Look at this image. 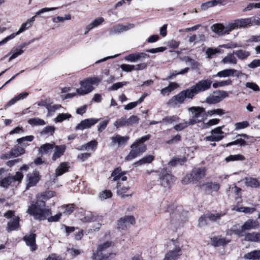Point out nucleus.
Listing matches in <instances>:
<instances>
[{"mask_svg":"<svg viewBox=\"0 0 260 260\" xmlns=\"http://www.w3.org/2000/svg\"><path fill=\"white\" fill-rule=\"evenodd\" d=\"M27 212L33 215L35 219L39 220H44L51 214V210L45 207V202L40 201L32 202L29 207Z\"/></svg>","mask_w":260,"mask_h":260,"instance_id":"1","label":"nucleus"},{"mask_svg":"<svg viewBox=\"0 0 260 260\" xmlns=\"http://www.w3.org/2000/svg\"><path fill=\"white\" fill-rule=\"evenodd\" d=\"M56 9H57V8H56V7L44 8L40 10L39 11H38V12H36L35 16L28 19L26 22L22 23L17 32H16V33L12 34L10 36H7L5 38H4L3 40L0 41V46L7 43L9 40L14 39L16 36L19 35L21 32L24 31L25 30L30 28L32 26L34 22L35 21V18H36V16L40 15H41L44 13L47 12L56 10Z\"/></svg>","mask_w":260,"mask_h":260,"instance_id":"2","label":"nucleus"},{"mask_svg":"<svg viewBox=\"0 0 260 260\" xmlns=\"http://www.w3.org/2000/svg\"><path fill=\"white\" fill-rule=\"evenodd\" d=\"M150 137V135L148 134L137 139L132 145V150L125 157V160H131L145 152L146 150V146L144 143L149 140Z\"/></svg>","mask_w":260,"mask_h":260,"instance_id":"3","label":"nucleus"},{"mask_svg":"<svg viewBox=\"0 0 260 260\" xmlns=\"http://www.w3.org/2000/svg\"><path fill=\"white\" fill-rule=\"evenodd\" d=\"M100 77H92L86 78L79 83L80 87L76 89L78 95H83L91 92L94 89V86H98L102 81Z\"/></svg>","mask_w":260,"mask_h":260,"instance_id":"4","label":"nucleus"},{"mask_svg":"<svg viewBox=\"0 0 260 260\" xmlns=\"http://www.w3.org/2000/svg\"><path fill=\"white\" fill-rule=\"evenodd\" d=\"M113 244L111 241H106L100 244L97 247L96 252L91 256L92 260H103L108 258L111 255L110 251Z\"/></svg>","mask_w":260,"mask_h":260,"instance_id":"5","label":"nucleus"},{"mask_svg":"<svg viewBox=\"0 0 260 260\" xmlns=\"http://www.w3.org/2000/svg\"><path fill=\"white\" fill-rule=\"evenodd\" d=\"M193 97L189 88L181 91L177 95L172 96L168 101V105L173 107H178L179 105L184 102L186 98L191 99Z\"/></svg>","mask_w":260,"mask_h":260,"instance_id":"6","label":"nucleus"},{"mask_svg":"<svg viewBox=\"0 0 260 260\" xmlns=\"http://www.w3.org/2000/svg\"><path fill=\"white\" fill-rule=\"evenodd\" d=\"M191 113V117L189 119V125H193L203 121L207 115L205 109L200 107H191L188 109Z\"/></svg>","mask_w":260,"mask_h":260,"instance_id":"7","label":"nucleus"},{"mask_svg":"<svg viewBox=\"0 0 260 260\" xmlns=\"http://www.w3.org/2000/svg\"><path fill=\"white\" fill-rule=\"evenodd\" d=\"M212 84V81L211 80L209 79H203L196 83L194 85L191 86L189 89L193 96H194L200 92L210 89L211 87Z\"/></svg>","mask_w":260,"mask_h":260,"instance_id":"8","label":"nucleus"},{"mask_svg":"<svg viewBox=\"0 0 260 260\" xmlns=\"http://www.w3.org/2000/svg\"><path fill=\"white\" fill-rule=\"evenodd\" d=\"M172 242L174 248L165 254L162 260H177L181 255V249L179 243L175 240H172Z\"/></svg>","mask_w":260,"mask_h":260,"instance_id":"9","label":"nucleus"},{"mask_svg":"<svg viewBox=\"0 0 260 260\" xmlns=\"http://www.w3.org/2000/svg\"><path fill=\"white\" fill-rule=\"evenodd\" d=\"M198 186L201 190L208 193H211L214 191L217 192L220 188L219 183L209 181L199 183Z\"/></svg>","mask_w":260,"mask_h":260,"instance_id":"10","label":"nucleus"},{"mask_svg":"<svg viewBox=\"0 0 260 260\" xmlns=\"http://www.w3.org/2000/svg\"><path fill=\"white\" fill-rule=\"evenodd\" d=\"M159 179L161 185L165 188H170L173 184L174 178L166 170H162L160 174Z\"/></svg>","mask_w":260,"mask_h":260,"instance_id":"11","label":"nucleus"},{"mask_svg":"<svg viewBox=\"0 0 260 260\" xmlns=\"http://www.w3.org/2000/svg\"><path fill=\"white\" fill-rule=\"evenodd\" d=\"M223 126H218L211 131V135L207 136L205 139L208 141H219L222 140L224 136V132L222 131Z\"/></svg>","mask_w":260,"mask_h":260,"instance_id":"12","label":"nucleus"},{"mask_svg":"<svg viewBox=\"0 0 260 260\" xmlns=\"http://www.w3.org/2000/svg\"><path fill=\"white\" fill-rule=\"evenodd\" d=\"M242 75V73L239 71L234 69H229L218 72L216 75H214L213 77L220 78H226L230 76L239 77Z\"/></svg>","mask_w":260,"mask_h":260,"instance_id":"13","label":"nucleus"},{"mask_svg":"<svg viewBox=\"0 0 260 260\" xmlns=\"http://www.w3.org/2000/svg\"><path fill=\"white\" fill-rule=\"evenodd\" d=\"M40 180L39 173L37 171H34L28 173L26 177V188L35 186Z\"/></svg>","mask_w":260,"mask_h":260,"instance_id":"14","label":"nucleus"},{"mask_svg":"<svg viewBox=\"0 0 260 260\" xmlns=\"http://www.w3.org/2000/svg\"><path fill=\"white\" fill-rule=\"evenodd\" d=\"M36 239V235L34 233L26 235L23 238V240L25 242L26 245L29 247L31 251H34L37 249Z\"/></svg>","mask_w":260,"mask_h":260,"instance_id":"15","label":"nucleus"},{"mask_svg":"<svg viewBox=\"0 0 260 260\" xmlns=\"http://www.w3.org/2000/svg\"><path fill=\"white\" fill-rule=\"evenodd\" d=\"M98 118H89L82 120L75 127L76 130H83L90 128L92 125H94L99 121Z\"/></svg>","mask_w":260,"mask_h":260,"instance_id":"16","label":"nucleus"},{"mask_svg":"<svg viewBox=\"0 0 260 260\" xmlns=\"http://www.w3.org/2000/svg\"><path fill=\"white\" fill-rule=\"evenodd\" d=\"M224 214L217 213L216 214H209L201 216L199 219V225L200 227H203L206 225L207 220L212 221H216L217 219H219L221 216H222Z\"/></svg>","mask_w":260,"mask_h":260,"instance_id":"17","label":"nucleus"},{"mask_svg":"<svg viewBox=\"0 0 260 260\" xmlns=\"http://www.w3.org/2000/svg\"><path fill=\"white\" fill-rule=\"evenodd\" d=\"M53 148V153L51 159L53 161H55L63 155L67 147L64 144L60 145H55L54 144Z\"/></svg>","mask_w":260,"mask_h":260,"instance_id":"18","label":"nucleus"},{"mask_svg":"<svg viewBox=\"0 0 260 260\" xmlns=\"http://www.w3.org/2000/svg\"><path fill=\"white\" fill-rule=\"evenodd\" d=\"M149 55L145 53H135L129 54L124 57V59L130 62H136L138 60H143L145 58L148 57Z\"/></svg>","mask_w":260,"mask_h":260,"instance_id":"19","label":"nucleus"},{"mask_svg":"<svg viewBox=\"0 0 260 260\" xmlns=\"http://www.w3.org/2000/svg\"><path fill=\"white\" fill-rule=\"evenodd\" d=\"M184 219L183 216H181L178 213L173 214L171 220V228L177 229L181 226L183 224Z\"/></svg>","mask_w":260,"mask_h":260,"instance_id":"20","label":"nucleus"},{"mask_svg":"<svg viewBox=\"0 0 260 260\" xmlns=\"http://www.w3.org/2000/svg\"><path fill=\"white\" fill-rule=\"evenodd\" d=\"M20 218L19 216L14 217L7 223L6 231L9 233L12 231L18 230L20 228Z\"/></svg>","mask_w":260,"mask_h":260,"instance_id":"21","label":"nucleus"},{"mask_svg":"<svg viewBox=\"0 0 260 260\" xmlns=\"http://www.w3.org/2000/svg\"><path fill=\"white\" fill-rule=\"evenodd\" d=\"M191 175L194 181H199L206 175L205 168H194L191 172Z\"/></svg>","mask_w":260,"mask_h":260,"instance_id":"22","label":"nucleus"},{"mask_svg":"<svg viewBox=\"0 0 260 260\" xmlns=\"http://www.w3.org/2000/svg\"><path fill=\"white\" fill-rule=\"evenodd\" d=\"M98 142L95 140H92L89 142L83 144L77 148V149L79 151L91 150L94 151L97 147Z\"/></svg>","mask_w":260,"mask_h":260,"instance_id":"23","label":"nucleus"},{"mask_svg":"<svg viewBox=\"0 0 260 260\" xmlns=\"http://www.w3.org/2000/svg\"><path fill=\"white\" fill-rule=\"evenodd\" d=\"M70 168L69 163L68 162H63L57 167L55 170V175L56 177L60 176L64 173L67 172Z\"/></svg>","mask_w":260,"mask_h":260,"instance_id":"24","label":"nucleus"},{"mask_svg":"<svg viewBox=\"0 0 260 260\" xmlns=\"http://www.w3.org/2000/svg\"><path fill=\"white\" fill-rule=\"evenodd\" d=\"M113 144H117L118 146L125 144L129 140L128 136H121L117 135L111 138Z\"/></svg>","mask_w":260,"mask_h":260,"instance_id":"25","label":"nucleus"},{"mask_svg":"<svg viewBox=\"0 0 260 260\" xmlns=\"http://www.w3.org/2000/svg\"><path fill=\"white\" fill-rule=\"evenodd\" d=\"M211 29L212 31L219 36L227 34L226 27L224 26L223 24L220 23H217L213 25L211 27Z\"/></svg>","mask_w":260,"mask_h":260,"instance_id":"26","label":"nucleus"},{"mask_svg":"<svg viewBox=\"0 0 260 260\" xmlns=\"http://www.w3.org/2000/svg\"><path fill=\"white\" fill-rule=\"evenodd\" d=\"M244 229H242V225L240 226L239 225H235L232 226L231 230H229L226 232V234L231 235L233 234L238 235V236H243L244 235Z\"/></svg>","mask_w":260,"mask_h":260,"instance_id":"27","label":"nucleus"},{"mask_svg":"<svg viewBox=\"0 0 260 260\" xmlns=\"http://www.w3.org/2000/svg\"><path fill=\"white\" fill-rule=\"evenodd\" d=\"M54 143H46L39 148V152L42 155L49 154L54 148Z\"/></svg>","mask_w":260,"mask_h":260,"instance_id":"28","label":"nucleus"},{"mask_svg":"<svg viewBox=\"0 0 260 260\" xmlns=\"http://www.w3.org/2000/svg\"><path fill=\"white\" fill-rule=\"evenodd\" d=\"M178 84L176 82H171L169 85L162 88L160 90V93L163 95H168L172 91L178 87Z\"/></svg>","mask_w":260,"mask_h":260,"instance_id":"29","label":"nucleus"},{"mask_svg":"<svg viewBox=\"0 0 260 260\" xmlns=\"http://www.w3.org/2000/svg\"><path fill=\"white\" fill-rule=\"evenodd\" d=\"M243 257L249 260H260V250H254L245 254Z\"/></svg>","mask_w":260,"mask_h":260,"instance_id":"30","label":"nucleus"},{"mask_svg":"<svg viewBox=\"0 0 260 260\" xmlns=\"http://www.w3.org/2000/svg\"><path fill=\"white\" fill-rule=\"evenodd\" d=\"M258 226V222L257 220L248 219L243 225L242 229L244 230H249L254 229Z\"/></svg>","mask_w":260,"mask_h":260,"instance_id":"31","label":"nucleus"},{"mask_svg":"<svg viewBox=\"0 0 260 260\" xmlns=\"http://www.w3.org/2000/svg\"><path fill=\"white\" fill-rule=\"evenodd\" d=\"M244 240L247 241L260 242V233L252 232L245 235Z\"/></svg>","mask_w":260,"mask_h":260,"instance_id":"32","label":"nucleus"},{"mask_svg":"<svg viewBox=\"0 0 260 260\" xmlns=\"http://www.w3.org/2000/svg\"><path fill=\"white\" fill-rule=\"evenodd\" d=\"M104 21V19L102 17L95 19L92 22L86 26V31L85 32V34H86L90 30L101 24Z\"/></svg>","mask_w":260,"mask_h":260,"instance_id":"33","label":"nucleus"},{"mask_svg":"<svg viewBox=\"0 0 260 260\" xmlns=\"http://www.w3.org/2000/svg\"><path fill=\"white\" fill-rule=\"evenodd\" d=\"M221 50L219 48H208L207 49L205 54L206 58L211 59L216 56L217 54L220 53Z\"/></svg>","mask_w":260,"mask_h":260,"instance_id":"34","label":"nucleus"},{"mask_svg":"<svg viewBox=\"0 0 260 260\" xmlns=\"http://www.w3.org/2000/svg\"><path fill=\"white\" fill-rule=\"evenodd\" d=\"M80 220L83 222H88L93 221L95 220V217L92 213L88 211H85L82 217H80Z\"/></svg>","mask_w":260,"mask_h":260,"instance_id":"35","label":"nucleus"},{"mask_svg":"<svg viewBox=\"0 0 260 260\" xmlns=\"http://www.w3.org/2000/svg\"><path fill=\"white\" fill-rule=\"evenodd\" d=\"M234 53H229L222 59V62L225 63H230L235 64L237 62V60L234 55Z\"/></svg>","mask_w":260,"mask_h":260,"instance_id":"36","label":"nucleus"},{"mask_svg":"<svg viewBox=\"0 0 260 260\" xmlns=\"http://www.w3.org/2000/svg\"><path fill=\"white\" fill-rule=\"evenodd\" d=\"M237 20L239 28H245L251 25V18H241Z\"/></svg>","mask_w":260,"mask_h":260,"instance_id":"37","label":"nucleus"},{"mask_svg":"<svg viewBox=\"0 0 260 260\" xmlns=\"http://www.w3.org/2000/svg\"><path fill=\"white\" fill-rule=\"evenodd\" d=\"M154 159L152 155H149L143 157L142 159L134 162V166L135 167L141 166L146 163H150Z\"/></svg>","mask_w":260,"mask_h":260,"instance_id":"38","label":"nucleus"},{"mask_svg":"<svg viewBox=\"0 0 260 260\" xmlns=\"http://www.w3.org/2000/svg\"><path fill=\"white\" fill-rule=\"evenodd\" d=\"M11 153L13 157H18L25 153V149L20 146H15L11 150Z\"/></svg>","mask_w":260,"mask_h":260,"instance_id":"39","label":"nucleus"},{"mask_svg":"<svg viewBox=\"0 0 260 260\" xmlns=\"http://www.w3.org/2000/svg\"><path fill=\"white\" fill-rule=\"evenodd\" d=\"M34 139V136L30 135L17 139V142L19 144L22 145L23 146H26L28 145L26 142H31Z\"/></svg>","mask_w":260,"mask_h":260,"instance_id":"40","label":"nucleus"},{"mask_svg":"<svg viewBox=\"0 0 260 260\" xmlns=\"http://www.w3.org/2000/svg\"><path fill=\"white\" fill-rule=\"evenodd\" d=\"M117 194L119 195H121L122 196L121 197L123 198L125 197L131 196L133 194V193H132L129 195L124 194V193H125L129 189V187L128 186L121 187L120 184L119 182L117 183Z\"/></svg>","mask_w":260,"mask_h":260,"instance_id":"41","label":"nucleus"},{"mask_svg":"<svg viewBox=\"0 0 260 260\" xmlns=\"http://www.w3.org/2000/svg\"><path fill=\"white\" fill-rule=\"evenodd\" d=\"M62 209H64L63 213L65 215L71 214L75 209V205L74 204H69L62 206Z\"/></svg>","mask_w":260,"mask_h":260,"instance_id":"42","label":"nucleus"},{"mask_svg":"<svg viewBox=\"0 0 260 260\" xmlns=\"http://www.w3.org/2000/svg\"><path fill=\"white\" fill-rule=\"evenodd\" d=\"M232 80L231 79H228L226 80H222L220 81H216L212 84V86L214 88L218 87H223L228 86L232 84Z\"/></svg>","mask_w":260,"mask_h":260,"instance_id":"43","label":"nucleus"},{"mask_svg":"<svg viewBox=\"0 0 260 260\" xmlns=\"http://www.w3.org/2000/svg\"><path fill=\"white\" fill-rule=\"evenodd\" d=\"M72 117L69 113H61L54 118V121L56 123L61 122L65 120H69Z\"/></svg>","mask_w":260,"mask_h":260,"instance_id":"44","label":"nucleus"},{"mask_svg":"<svg viewBox=\"0 0 260 260\" xmlns=\"http://www.w3.org/2000/svg\"><path fill=\"white\" fill-rule=\"evenodd\" d=\"M230 240L225 238H215L213 240V245L215 246H224L230 242Z\"/></svg>","mask_w":260,"mask_h":260,"instance_id":"45","label":"nucleus"},{"mask_svg":"<svg viewBox=\"0 0 260 260\" xmlns=\"http://www.w3.org/2000/svg\"><path fill=\"white\" fill-rule=\"evenodd\" d=\"M245 180V184L248 186L256 187L259 186V182L256 179L252 178H246Z\"/></svg>","mask_w":260,"mask_h":260,"instance_id":"46","label":"nucleus"},{"mask_svg":"<svg viewBox=\"0 0 260 260\" xmlns=\"http://www.w3.org/2000/svg\"><path fill=\"white\" fill-rule=\"evenodd\" d=\"M234 53L240 59H245L250 55L249 52L243 50H238L234 51Z\"/></svg>","mask_w":260,"mask_h":260,"instance_id":"47","label":"nucleus"},{"mask_svg":"<svg viewBox=\"0 0 260 260\" xmlns=\"http://www.w3.org/2000/svg\"><path fill=\"white\" fill-rule=\"evenodd\" d=\"M244 159V156L241 154L230 155L225 159L226 162L236 160H243Z\"/></svg>","mask_w":260,"mask_h":260,"instance_id":"48","label":"nucleus"},{"mask_svg":"<svg viewBox=\"0 0 260 260\" xmlns=\"http://www.w3.org/2000/svg\"><path fill=\"white\" fill-rule=\"evenodd\" d=\"M220 102V99L217 95H210L206 99V102L209 104H215Z\"/></svg>","mask_w":260,"mask_h":260,"instance_id":"49","label":"nucleus"},{"mask_svg":"<svg viewBox=\"0 0 260 260\" xmlns=\"http://www.w3.org/2000/svg\"><path fill=\"white\" fill-rule=\"evenodd\" d=\"M28 123L31 125H44L46 124L45 121L39 118L29 119Z\"/></svg>","mask_w":260,"mask_h":260,"instance_id":"50","label":"nucleus"},{"mask_svg":"<svg viewBox=\"0 0 260 260\" xmlns=\"http://www.w3.org/2000/svg\"><path fill=\"white\" fill-rule=\"evenodd\" d=\"M23 52L24 51L21 49L13 48L10 53H12V54L9 58V61H11L12 59L16 58L19 55H21Z\"/></svg>","mask_w":260,"mask_h":260,"instance_id":"51","label":"nucleus"},{"mask_svg":"<svg viewBox=\"0 0 260 260\" xmlns=\"http://www.w3.org/2000/svg\"><path fill=\"white\" fill-rule=\"evenodd\" d=\"M114 125L116 128L127 126L126 117L123 116L117 119L114 122Z\"/></svg>","mask_w":260,"mask_h":260,"instance_id":"52","label":"nucleus"},{"mask_svg":"<svg viewBox=\"0 0 260 260\" xmlns=\"http://www.w3.org/2000/svg\"><path fill=\"white\" fill-rule=\"evenodd\" d=\"M238 28H239V27L238 26L237 20L236 19V20H234L233 21L231 22V23H230L226 26V33H227V34H229L230 33V32L232 30L235 29H237Z\"/></svg>","mask_w":260,"mask_h":260,"instance_id":"53","label":"nucleus"},{"mask_svg":"<svg viewBox=\"0 0 260 260\" xmlns=\"http://www.w3.org/2000/svg\"><path fill=\"white\" fill-rule=\"evenodd\" d=\"M233 210L238 211V212H242L246 213H251L253 212L255 209L253 208H249V207H235L233 209Z\"/></svg>","mask_w":260,"mask_h":260,"instance_id":"54","label":"nucleus"},{"mask_svg":"<svg viewBox=\"0 0 260 260\" xmlns=\"http://www.w3.org/2000/svg\"><path fill=\"white\" fill-rule=\"evenodd\" d=\"M122 173L120 168H118L115 169L111 174V176L113 177V180L117 181L120 180Z\"/></svg>","mask_w":260,"mask_h":260,"instance_id":"55","label":"nucleus"},{"mask_svg":"<svg viewBox=\"0 0 260 260\" xmlns=\"http://www.w3.org/2000/svg\"><path fill=\"white\" fill-rule=\"evenodd\" d=\"M13 182V179L11 176H8L3 179L0 181V186L4 187H7Z\"/></svg>","mask_w":260,"mask_h":260,"instance_id":"56","label":"nucleus"},{"mask_svg":"<svg viewBox=\"0 0 260 260\" xmlns=\"http://www.w3.org/2000/svg\"><path fill=\"white\" fill-rule=\"evenodd\" d=\"M179 117L177 115H173L171 116H166L162 119V121L166 123H172L173 122H178Z\"/></svg>","mask_w":260,"mask_h":260,"instance_id":"57","label":"nucleus"},{"mask_svg":"<svg viewBox=\"0 0 260 260\" xmlns=\"http://www.w3.org/2000/svg\"><path fill=\"white\" fill-rule=\"evenodd\" d=\"M220 48H224L226 49H232L234 48H238L241 47L240 44L235 42H230L227 44L220 45L219 46Z\"/></svg>","mask_w":260,"mask_h":260,"instance_id":"58","label":"nucleus"},{"mask_svg":"<svg viewBox=\"0 0 260 260\" xmlns=\"http://www.w3.org/2000/svg\"><path fill=\"white\" fill-rule=\"evenodd\" d=\"M139 118L136 115H132L126 118L127 126H131L138 123Z\"/></svg>","mask_w":260,"mask_h":260,"instance_id":"59","label":"nucleus"},{"mask_svg":"<svg viewBox=\"0 0 260 260\" xmlns=\"http://www.w3.org/2000/svg\"><path fill=\"white\" fill-rule=\"evenodd\" d=\"M186 161V158L185 157L182 158H175L172 159L169 163L171 166H175L177 164L182 165L183 163Z\"/></svg>","mask_w":260,"mask_h":260,"instance_id":"60","label":"nucleus"},{"mask_svg":"<svg viewBox=\"0 0 260 260\" xmlns=\"http://www.w3.org/2000/svg\"><path fill=\"white\" fill-rule=\"evenodd\" d=\"M120 218L123 220L127 226L135 223V219L133 216H125Z\"/></svg>","mask_w":260,"mask_h":260,"instance_id":"61","label":"nucleus"},{"mask_svg":"<svg viewBox=\"0 0 260 260\" xmlns=\"http://www.w3.org/2000/svg\"><path fill=\"white\" fill-rule=\"evenodd\" d=\"M189 125V121H185L182 123H180L178 124L175 125L174 126V128L176 131H181L187 127Z\"/></svg>","mask_w":260,"mask_h":260,"instance_id":"62","label":"nucleus"},{"mask_svg":"<svg viewBox=\"0 0 260 260\" xmlns=\"http://www.w3.org/2000/svg\"><path fill=\"white\" fill-rule=\"evenodd\" d=\"M55 128L53 126H47L45 127L41 132L42 135H52L54 132Z\"/></svg>","mask_w":260,"mask_h":260,"instance_id":"63","label":"nucleus"},{"mask_svg":"<svg viewBox=\"0 0 260 260\" xmlns=\"http://www.w3.org/2000/svg\"><path fill=\"white\" fill-rule=\"evenodd\" d=\"M249 125V123L247 121H243L242 122H237L235 124V129L239 130L243 129Z\"/></svg>","mask_w":260,"mask_h":260,"instance_id":"64","label":"nucleus"}]
</instances>
